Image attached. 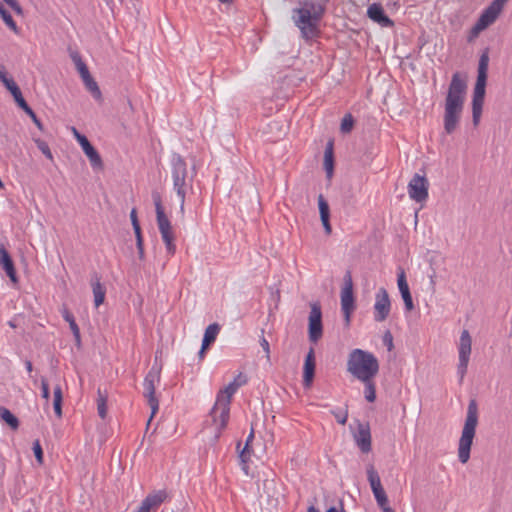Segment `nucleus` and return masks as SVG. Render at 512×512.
<instances>
[{
    "label": "nucleus",
    "mask_w": 512,
    "mask_h": 512,
    "mask_svg": "<svg viewBox=\"0 0 512 512\" xmlns=\"http://www.w3.org/2000/svg\"><path fill=\"white\" fill-rule=\"evenodd\" d=\"M327 0H301L294 8L292 19L301 32V36L310 40L319 34V23L326 12Z\"/></svg>",
    "instance_id": "nucleus-1"
},
{
    "label": "nucleus",
    "mask_w": 512,
    "mask_h": 512,
    "mask_svg": "<svg viewBox=\"0 0 512 512\" xmlns=\"http://www.w3.org/2000/svg\"><path fill=\"white\" fill-rule=\"evenodd\" d=\"M467 91L466 81L454 73L445 99L443 126L446 134H453L460 122Z\"/></svg>",
    "instance_id": "nucleus-2"
},
{
    "label": "nucleus",
    "mask_w": 512,
    "mask_h": 512,
    "mask_svg": "<svg viewBox=\"0 0 512 512\" xmlns=\"http://www.w3.org/2000/svg\"><path fill=\"white\" fill-rule=\"evenodd\" d=\"M347 370L358 380H369L379 372V362L371 352L357 348L348 356Z\"/></svg>",
    "instance_id": "nucleus-3"
},
{
    "label": "nucleus",
    "mask_w": 512,
    "mask_h": 512,
    "mask_svg": "<svg viewBox=\"0 0 512 512\" xmlns=\"http://www.w3.org/2000/svg\"><path fill=\"white\" fill-rule=\"evenodd\" d=\"M489 49L486 48L479 58L477 79L472 97V121L476 127L479 125L482 115L483 104L486 94V85L488 77Z\"/></svg>",
    "instance_id": "nucleus-4"
},
{
    "label": "nucleus",
    "mask_w": 512,
    "mask_h": 512,
    "mask_svg": "<svg viewBox=\"0 0 512 512\" xmlns=\"http://www.w3.org/2000/svg\"><path fill=\"white\" fill-rule=\"evenodd\" d=\"M170 164L173 188L180 199V210L183 212L187 188L192 187V183L196 175V168L193 166L191 174L189 175L184 158L177 153L172 154Z\"/></svg>",
    "instance_id": "nucleus-5"
},
{
    "label": "nucleus",
    "mask_w": 512,
    "mask_h": 512,
    "mask_svg": "<svg viewBox=\"0 0 512 512\" xmlns=\"http://www.w3.org/2000/svg\"><path fill=\"white\" fill-rule=\"evenodd\" d=\"M246 382V379H242L240 382H237V379H234L224 389L218 392L216 402L210 412L213 422L218 425L216 438L219 437L220 431L227 425L232 396L236 393L238 388Z\"/></svg>",
    "instance_id": "nucleus-6"
},
{
    "label": "nucleus",
    "mask_w": 512,
    "mask_h": 512,
    "mask_svg": "<svg viewBox=\"0 0 512 512\" xmlns=\"http://www.w3.org/2000/svg\"><path fill=\"white\" fill-rule=\"evenodd\" d=\"M478 424V405L475 399L469 401L467 415L458 446V458L462 464L470 459V451Z\"/></svg>",
    "instance_id": "nucleus-7"
},
{
    "label": "nucleus",
    "mask_w": 512,
    "mask_h": 512,
    "mask_svg": "<svg viewBox=\"0 0 512 512\" xmlns=\"http://www.w3.org/2000/svg\"><path fill=\"white\" fill-rule=\"evenodd\" d=\"M161 377V366L154 364L144 378V396L147 398L148 404L151 408V416L147 425L150 424L152 418L158 412L159 401L155 396V383H159Z\"/></svg>",
    "instance_id": "nucleus-8"
},
{
    "label": "nucleus",
    "mask_w": 512,
    "mask_h": 512,
    "mask_svg": "<svg viewBox=\"0 0 512 512\" xmlns=\"http://www.w3.org/2000/svg\"><path fill=\"white\" fill-rule=\"evenodd\" d=\"M344 286L341 290V310L343 312L346 325L350 324V317L355 309V298L353 294L352 275L349 270L344 275Z\"/></svg>",
    "instance_id": "nucleus-9"
},
{
    "label": "nucleus",
    "mask_w": 512,
    "mask_h": 512,
    "mask_svg": "<svg viewBox=\"0 0 512 512\" xmlns=\"http://www.w3.org/2000/svg\"><path fill=\"white\" fill-rule=\"evenodd\" d=\"M310 314L308 318V337L310 342L317 343L323 335L322 310L319 302L310 304Z\"/></svg>",
    "instance_id": "nucleus-10"
},
{
    "label": "nucleus",
    "mask_w": 512,
    "mask_h": 512,
    "mask_svg": "<svg viewBox=\"0 0 512 512\" xmlns=\"http://www.w3.org/2000/svg\"><path fill=\"white\" fill-rule=\"evenodd\" d=\"M472 339L468 330H463L460 336V343L458 347L459 352V363L457 366V373L459 375V381L462 383L464 376L467 372L468 363L471 354Z\"/></svg>",
    "instance_id": "nucleus-11"
},
{
    "label": "nucleus",
    "mask_w": 512,
    "mask_h": 512,
    "mask_svg": "<svg viewBox=\"0 0 512 512\" xmlns=\"http://www.w3.org/2000/svg\"><path fill=\"white\" fill-rule=\"evenodd\" d=\"M429 182L425 175L414 174L408 184L409 197L418 202H424L428 198Z\"/></svg>",
    "instance_id": "nucleus-12"
},
{
    "label": "nucleus",
    "mask_w": 512,
    "mask_h": 512,
    "mask_svg": "<svg viewBox=\"0 0 512 512\" xmlns=\"http://www.w3.org/2000/svg\"><path fill=\"white\" fill-rule=\"evenodd\" d=\"M73 134L78 141L79 145L81 146L84 154L88 157L90 164L93 169H102L103 168V161L98 153V151L95 149V147L90 143L88 138L81 134L75 127L72 128Z\"/></svg>",
    "instance_id": "nucleus-13"
},
{
    "label": "nucleus",
    "mask_w": 512,
    "mask_h": 512,
    "mask_svg": "<svg viewBox=\"0 0 512 512\" xmlns=\"http://www.w3.org/2000/svg\"><path fill=\"white\" fill-rule=\"evenodd\" d=\"M391 310V302L387 290L381 287L375 295L374 320L376 322L385 321Z\"/></svg>",
    "instance_id": "nucleus-14"
},
{
    "label": "nucleus",
    "mask_w": 512,
    "mask_h": 512,
    "mask_svg": "<svg viewBox=\"0 0 512 512\" xmlns=\"http://www.w3.org/2000/svg\"><path fill=\"white\" fill-rule=\"evenodd\" d=\"M152 199L155 205L156 220L160 234L165 232H171V222L165 214L160 193L158 191H153Z\"/></svg>",
    "instance_id": "nucleus-15"
},
{
    "label": "nucleus",
    "mask_w": 512,
    "mask_h": 512,
    "mask_svg": "<svg viewBox=\"0 0 512 512\" xmlns=\"http://www.w3.org/2000/svg\"><path fill=\"white\" fill-rule=\"evenodd\" d=\"M354 441L362 453H369L372 449L371 431L369 423H358L354 433Z\"/></svg>",
    "instance_id": "nucleus-16"
},
{
    "label": "nucleus",
    "mask_w": 512,
    "mask_h": 512,
    "mask_svg": "<svg viewBox=\"0 0 512 512\" xmlns=\"http://www.w3.org/2000/svg\"><path fill=\"white\" fill-rule=\"evenodd\" d=\"M315 366V351L314 348L311 347L305 357L303 366V386L305 388H310L313 383L315 376Z\"/></svg>",
    "instance_id": "nucleus-17"
},
{
    "label": "nucleus",
    "mask_w": 512,
    "mask_h": 512,
    "mask_svg": "<svg viewBox=\"0 0 512 512\" xmlns=\"http://www.w3.org/2000/svg\"><path fill=\"white\" fill-rule=\"evenodd\" d=\"M368 17L382 27H393L394 22L386 15L381 4L373 3L367 9Z\"/></svg>",
    "instance_id": "nucleus-18"
},
{
    "label": "nucleus",
    "mask_w": 512,
    "mask_h": 512,
    "mask_svg": "<svg viewBox=\"0 0 512 512\" xmlns=\"http://www.w3.org/2000/svg\"><path fill=\"white\" fill-rule=\"evenodd\" d=\"M168 497L166 490H158L148 494L142 501L140 507L143 512H150L151 509L160 506Z\"/></svg>",
    "instance_id": "nucleus-19"
},
{
    "label": "nucleus",
    "mask_w": 512,
    "mask_h": 512,
    "mask_svg": "<svg viewBox=\"0 0 512 512\" xmlns=\"http://www.w3.org/2000/svg\"><path fill=\"white\" fill-rule=\"evenodd\" d=\"M0 265L6 272V275L9 277L11 282L17 283L18 277L14 266V262L3 245H0Z\"/></svg>",
    "instance_id": "nucleus-20"
},
{
    "label": "nucleus",
    "mask_w": 512,
    "mask_h": 512,
    "mask_svg": "<svg viewBox=\"0 0 512 512\" xmlns=\"http://www.w3.org/2000/svg\"><path fill=\"white\" fill-rule=\"evenodd\" d=\"M101 277L97 272H94L91 276V286L94 295V304L99 307L105 300L106 288L100 282Z\"/></svg>",
    "instance_id": "nucleus-21"
},
{
    "label": "nucleus",
    "mask_w": 512,
    "mask_h": 512,
    "mask_svg": "<svg viewBox=\"0 0 512 512\" xmlns=\"http://www.w3.org/2000/svg\"><path fill=\"white\" fill-rule=\"evenodd\" d=\"M318 208L323 228L326 234H331L332 228L330 224V208L328 202L325 200L322 194L318 196Z\"/></svg>",
    "instance_id": "nucleus-22"
},
{
    "label": "nucleus",
    "mask_w": 512,
    "mask_h": 512,
    "mask_svg": "<svg viewBox=\"0 0 512 512\" xmlns=\"http://www.w3.org/2000/svg\"><path fill=\"white\" fill-rule=\"evenodd\" d=\"M501 11L502 8L498 6V3L495 4L494 2H491L479 17V25L490 26L496 21Z\"/></svg>",
    "instance_id": "nucleus-23"
},
{
    "label": "nucleus",
    "mask_w": 512,
    "mask_h": 512,
    "mask_svg": "<svg viewBox=\"0 0 512 512\" xmlns=\"http://www.w3.org/2000/svg\"><path fill=\"white\" fill-rule=\"evenodd\" d=\"M333 145V141L329 140L324 151V168L328 178L332 177L334 171Z\"/></svg>",
    "instance_id": "nucleus-24"
},
{
    "label": "nucleus",
    "mask_w": 512,
    "mask_h": 512,
    "mask_svg": "<svg viewBox=\"0 0 512 512\" xmlns=\"http://www.w3.org/2000/svg\"><path fill=\"white\" fill-rule=\"evenodd\" d=\"M62 316H63L64 320L69 323V327L73 333L76 343L80 344V342H81L80 329L75 321L73 314L68 309L65 308L62 311Z\"/></svg>",
    "instance_id": "nucleus-25"
},
{
    "label": "nucleus",
    "mask_w": 512,
    "mask_h": 512,
    "mask_svg": "<svg viewBox=\"0 0 512 512\" xmlns=\"http://www.w3.org/2000/svg\"><path fill=\"white\" fill-rule=\"evenodd\" d=\"M220 331V325L218 323L210 324L204 333L202 343H204V347H209L214 341Z\"/></svg>",
    "instance_id": "nucleus-26"
},
{
    "label": "nucleus",
    "mask_w": 512,
    "mask_h": 512,
    "mask_svg": "<svg viewBox=\"0 0 512 512\" xmlns=\"http://www.w3.org/2000/svg\"><path fill=\"white\" fill-rule=\"evenodd\" d=\"M0 419L5 422L13 430L18 429L19 420L18 418L6 407H0Z\"/></svg>",
    "instance_id": "nucleus-27"
},
{
    "label": "nucleus",
    "mask_w": 512,
    "mask_h": 512,
    "mask_svg": "<svg viewBox=\"0 0 512 512\" xmlns=\"http://www.w3.org/2000/svg\"><path fill=\"white\" fill-rule=\"evenodd\" d=\"M82 80H83V83H84L86 89L91 93L93 98L98 101L102 100L101 90H100L97 82L91 76V74L82 78Z\"/></svg>",
    "instance_id": "nucleus-28"
},
{
    "label": "nucleus",
    "mask_w": 512,
    "mask_h": 512,
    "mask_svg": "<svg viewBox=\"0 0 512 512\" xmlns=\"http://www.w3.org/2000/svg\"><path fill=\"white\" fill-rule=\"evenodd\" d=\"M97 411H98V415L101 419L106 418V416H107V393L102 392L100 388L98 389Z\"/></svg>",
    "instance_id": "nucleus-29"
},
{
    "label": "nucleus",
    "mask_w": 512,
    "mask_h": 512,
    "mask_svg": "<svg viewBox=\"0 0 512 512\" xmlns=\"http://www.w3.org/2000/svg\"><path fill=\"white\" fill-rule=\"evenodd\" d=\"M62 401H63L62 389L59 385H57L54 388L53 408H54L55 414L59 418L62 416Z\"/></svg>",
    "instance_id": "nucleus-30"
},
{
    "label": "nucleus",
    "mask_w": 512,
    "mask_h": 512,
    "mask_svg": "<svg viewBox=\"0 0 512 512\" xmlns=\"http://www.w3.org/2000/svg\"><path fill=\"white\" fill-rule=\"evenodd\" d=\"M0 16L4 23L15 33H18L19 28L12 18L11 14L8 12V10L0 3Z\"/></svg>",
    "instance_id": "nucleus-31"
},
{
    "label": "nucleus",
    "mask_w": 512,
    "mask_h": 512,
    "mask_svg": "<svg viewBox=\"0 0 512 512\" xmlns=\"http://www.w3.org/2000/svg\"><path fill=\"white\" fill-rule=\"evenodd\" d=\"M71 58L75 64L81 78H84V77L90 75L87 65L84 63L81 56L77 52L72 53Z\"/></svg>",
    "instance_id": "nucleus-32"
},
{
    "label": "nucleus",
    "mask_w": 512,
    "mask_h": 512,
    "mask_svg": "<svg viewBox=\"0 0 512 512\" xmlns=\"http://www.w3.org/2000/svg\"><path fill=\"white\" fill-rule=\"evenodd\" d=\"M367 478L372 491L382 487L380 476L372 465L367 468Z\"/></svg>",
    "instance_id": "nucleus-33"
},
{
    "label": "nucleus",
    "mask_w": 512,
    "mask_h": 512,
    "mask_svg": "<svg viewBox=\"0 0 512 512\" xmlns=\"http://www.w3.org/2000/svg\"><path fill=\"white\" fill-rule=\"evenodd\" d=\"M372 492L374 494L378 506L382 509V511H384V508H390L388 506V497L383 486L373 490Z\"/></svg>",
    "instance_id": "nucleus-34"
},
{
    "label": "nucleus",
    "mask_w": 512,
    "mask_h": 512,
    "mask_svg": "<svg viewBox=\"0 0 512 512\" xmlns=\"http://www.w3.org/2000/svg\"><path fill=\"white\" fill-rule=\"evenodd\" d=\"M365 384L364 396L368 402H374L376 399V387L372 379L361 380Z\"/></svg>",
    "instance_id": "nucleus-35"
},
{
    "label": "nucleus",
    "mask_w": 512,
    "mask_h": 512,
    "mask_svg": "<svg viewBox=\"0 0 512 512\" xmlns=\"http://www.w3.org/2000/svg\"><path fill=\"white\" fill-rule=\"evenodd\" d=\"M161 237L163 242L165 243L167 253L169 255H174L176 252V246L174 244V234L173 231L161 233Z\"/></svg>",
    "instance_id": "nucleus-36"
},
{
    "label": "nucleus",
    "mask_w": 512,
    "mask_h": 512,
    "mask_svg": "<svg viewBox=\"0 0 512 512\" xmlns=\"http://www.w3.org/2000/svg\"><path fill=\"white\" fill-rule=\"evenodd\" d=\"M161 237L163 242L165 243L167 253L169 255H174L176 252V246L174 244V234L173 231L161 233Z\"/></svg>",
    "instance_id": "nucleus-37"
},
{
    "label": "nucleus",
    "mask_w": 512,
    "mask_h": 512,
    "mask_svg": "<svg viewBox=\"0 0 512 512\" xmlns=\"http://www.w3.org/2000/svg\"><path fill=\"white\" fill-rule=\"evenodd\" d=\"M354 123L353 116L350 113L346 114L341 121L340 131L343 134L350 133L354 127Z\"/></svg>",
    "instance_id": "nucleus-38"
},
{
    "label": "nucleus",
    "mask_w": 512,
    "mask_h": 512,
    "mask_svg": "<svg viewBox=\"0 0 512 512\" xmlns=\"http://www.w3.org/2000/svg\"><path fill=\"white\" fill-rule=\"evenodd\" d=\"M0 81L12 96L21 91L13 78L8 77L7 75L5 77H1Z\"/></svg>",
    "instance_id": "nucleus-39"
},
{
    "label": "nucleus",
    "mask_w": 512,
    "mask_h": 512,
    "mask_svg": "<svg viewBox=\"0 0 512 512\" xmlns=\"http://www.w3.org/2000/svg\"><path fill=\"white\" fill-rule=\"evenodd\" d=\"M249 458H250V449L247 447V445H245L244 448L239 453V459L242 464V470L244 471V473L246 475H248L249 467L247 465V462L249 461Z\"/></svg>",
    "instance_id": "nucleus-40"
},
{
    "label": "nucleus",
    "mask_w": 512,
    "mask_h": 512,
    "mask_svg": "<svg viewBox=\"0 0 512 512\" xmlns=\"http://www.w3.org/2000/svg\"><path fill=\"white\" fill-rule=\"evenodd\" d=\"M37 148L50 160L53 159V155H52V152L49 148V145L47 144V142H45L44 140L40 139V138H34L33 139Z\"/></svg>",
    "instance_id": "nucleus-41"
},
{
    "label": "nucleus",
    "mask_w": 512,
    "mask_h": 512,
    "mask_svg": "<svg viewBox=\"0 0 512 512\" xmlns=\"http://www.w3.org/2000/svg\"><path fill=\"white\" fill-rule=\"evenodd\" d=\"M397 276H398L397 283H398V288H399L400 293L402 294V293L410 291L409 285L406 280L405 271L403 269H399V273Z\"/></svg>",
    "instance_id": "nucleus-42"
},
{
    "label": "nucleus",
    "mask_w": 512,
    "mask_h": 512,
    "mask_svg": "<svg viewBox=\"0 0 512 512\" xmlns=\"http://www.w3.org/2000/svg\"><path fill=\"white\" fill-rule=\"evenodd\" d=\"M130 219H131V223L133 226L135 236L142 235L141 227H140L139 220L137 217V211L135 208H133L130 212Z\"/></svg>",
    "instance_id": "nucleus-43"
},
{
    "label": "nucleus",
    "mask_w": 512,
    "mask_h": 512,
    "mask_svg": "<svg viewBox=\"0 0 512 512\" xmlns=\"http://www.w3.org/2000/svg\"><path fill=\"white\" fill-rule=\"evenodd\" d=\"M32 450L34 452V456L36 458V461L39 463V464H42L43 463V457H44V454H43V449L41 447V444L39 442V440H35L33 442V447H32Z\"/></svg>",
    "instance_id": "nucleus-44"
},
{
    "label": "nucleus",
    "mask_w": 512,
    "mask_h": 512,
    "mask_svg": "<svg viewBox=\"0 0 512 512\" xmlns=\"http://www.w3.org/2000/svg\"><path fill=\"white\" fill-rule=\"evenodd\" d=\"M14 101L16 102L17 106L21 108L24 112L30 108V106L27 104L26 100L24 99L22 92H18L15 95H13Z\"/></svg>",
    "instance_id": "nucleus-45"
},
{
    "label": "nucleus",
    "mask_w": 512,
    "mask_h": 512,
    "mask_svg": "<svg viewBox=\"0 0 512 512\" xmlns=\"http://www.w3.org/2000/svg\"><path fill=\"white\" fill-rule=\"evenodd\" d=\"M401 296L404 301L405 309L407 311H412L414 309V303H413L411 292L408 291V292L402 293Z\"/></svg>",
    "instance_id": "nucleus-46"
},
{
    "label": "nucleus",
    "mask_w": 512,
    "mask_h": 512,
    "mask_svg": "<svg viewBox=\"0 0 512 512\" xmlns=\"http://www.w3.org/2000/svg\"><path fill=\"white\" fill-rule=\"evenodd\" d=\"M41 396L46 401H48L49 398H50L49 384H48V381H47V379L45 377L41 378Z\"/></svg>",
    "instance_id": "nucleus-47"
},
{
    "label": "nucleus",
    "mask_w": 512,
    "mask_h": 512,
    "mask_svg": "<svg viewBox=\"0 0 512 512\" xmlns=\"http://www.w3.org/2000/svg\"><path fill=\"white\" fill-rule=\"evenodd\" d=\"M25 113L31 118V120L33 121V123L36 125V127L40 130V131H43L44 130V127H43V124L42 122L40 121V119L37 117V115L35 114V112L32 110V108L30 107L28 110L25 111Z\"/></svg>",
    "instance_id": "nucleus-48"
},
{
    "label": "nucleus",
    "mask_w": 512,
    "mask_h": 512,
    "mask_svg": "<svg viewBox=\"0 0 512 512\" xmlns=\"http://www.w3.org/2000/svg\"><path fill=\"white\" fill-rule=\"evenodd\" d=\"M17 15H23V8L16 0H3Z\"/></svg>",
    "instance_id": "nucleus-49"
},
{
    "label": "nucleus",
    "mask_w": 512,
    "mask_h": 512,
    "mask_svg": "<svg viewBox=\"0 0 512 512\" xmlns=\"http://www.w3.org/2000/svg\"><path fill=\"white\" fill-rule=\"evenodd\" d=\"M136 237V247L138 250V256L140 260H144L145 258V252H144V243H143V236L138 235Z\"/></svg>",
    "instance_id": "nucleus-50"
},
{
    "label": "nucleus",
    "mask_w": 512,
    "mask_h": 512,
    "mask_svg": "<svg viewBox=\"0 0 512 512\" xmlns=\"http://www.w3.org/2000/svg\"><path fill=\"white\" fill-rule=\"evenodd\" d=\"M260 346L262 347V349L265 352V357H266L267 361H270V345L264 336H262L260 338Z\"/></svg>",
    "instance_id": "nucleus-51"
},
{
    "label": "nucleus",
    "mask_w": 512,
    "mask_h": 512,
    "mask_svg": "<svg viewBox=\"0 0 512 512\" xmlns=\"http://www.w3.org/2000/svg\"><path fill=\"white\" fill-rule=\"evenodd\" d=\"M383 341H384V344L387 346L388 350L390 351L393 348V337H392L390 331H387L384 334Z\"/></svg>",
    "instance_id": "nucleus-52"
},
{
    "label": "nucleus",
    "mask_w": 512,
    "mask_h": 512,
    "mask_svg": "<svg viewBox=\"0 0 512 512\" xmlns=\"http://www.w3.org/2000/svg\"><path fill=\"white\" fill-rule=\"evenodd\" d=\"M488 26H482V25H479V19L477 20V22L475 23V25L472 27L471 29V34H472V37H475L477 36L481 31H483L484 29H486Z\"/></svg>",
    "instance_id": "nucleus-53"
},
{
    "label": "nucleus",
    "mask_w": 512,
    "mask_h": 512,
    "mask_svg": "<svg viewBox=\"0 0 512 512\" xmlns=\"http://www.w3.org/2000/svg\"><path fill=\"white\" fill-rule=\"evenodd\" d=\"M333 414L335 415V418H336V420H337V422L339 424H341V425L346 424L347 418H348L347 411H345L343 414H338V413H335V412H333Z\"/></svg>",
    "instance_id": "nucleus-54"
},
{
    "label": "nucleus",
    "mask_w": 512,
    "mask_h": 512,
    "mask_svg": "<svg viewBox=\"0 0 512 512\" xmlns=\"http://www.w3.org/2000/svg\"><path fill=\"white\" fill-rule=\"evenodd\" d=\"M253 439H254V430L252 429L250 434L248 435V437L246 439V442H245V445H247L248 448L250 446V443L253 441Z\"/></svg>",
    "instance_id": "nucleus-55"
},
{
    "label": "nucleus",
    "mask_w": 512,
    "mask_h": 512,
    "mask_svg": "<svg viewBox=\"0 0 512 512\" xmlns=\"http://www.w3.org/2000/svg\"><path fill=\"white\" fill-rule=\"evenodd\" d=\"M208 348H209V347H204V343H202V345H201V349H200V351H199V353H198V354H199V358H200V359H203V358H204V356H205V352H206V350H207Z\"/></svg>",
    "instance_id": "nucleus-56"
},
{
    "label": "nucleus",
    "mask_w": 512,
    "mask_h": 512,
    "mask_svg": "<svg viewBox=\"0 0 512 512\" xmlns=\"http://www.w3.org/2000/svg\"><path fill=\"white\" fill-rule=\"evenodd\" d=\"M509 0H493L492 2H494L495 4L498 3V6H500L502 9L503 7L505 6V4L508 2Z\"/></svg>",
    "instance_id": "nucleus-57"
},
{
    "label": "nucleus",
    "mask_w": 512,
    "mask_h": 512,
    "mask_svg": "<svg viewBox=\"0 0 512 512\" xmlns=\"http://www.w3.org/2000/svg\"><path fill=\"white\" fill-rule=\"evenodd\" d=\"M25 366H26L27 371H28L29 373H31V372H32V370H33L32 362H31V361H29V360H27V361L25 362Z\"/></svg>",
    "instance_id": "nucleus-58"
},
{
    "label": "nucleus",
    "mask_w": 512,
    "mask_h": 512,
    "mask_svg": "<svg viewBox=\"0 0 512 512\" xmlns=\"http://www.w3.org/2000/svg\"><path fill=\"white\" fill-rule=\"evenodd\" d=\"M307 512H319V510L314 505H311L308 507Z\"/></svg>",
    "instance_id": "nucleus-59"
},
{
    "label": "nucleus",
    "mask_w": 512,
    "mask_h": 512,
    "mask_svg": "<svg viewBox=\"0 0 512 512\" xmlns=\"http://www.w3.org/2000/svg\"><path fill=\"white\" fill-rule=\"evenodd\" d=\"M234 379H237V382H240L242 379H246V377L243 376L242 373H239Z\"/></svg>",
    "instance_id": "nucleus-60"
},
{
    "label": "nucleus",
    "mask_w": 512,
    "mask_h": 512,
    "mask_svg": "<svg viewBox=\"0 0 512 512\" xmlns=\"http://www.w3.org/2000/svg\"><path fill=\"white\" fill-rule=\"evenodd\" d=\"M382 512H394V510L392 508H384Z\"/></svg>",
    "instance_id": "nucleus-61"
},
{
    "label": "nucleus",
    "mask_w": 512,
    "mask_h": 512,
    "mask_svg": "<svg viewBox=\"0 0 512 512\" xmlns=\"http://www.w3.org/2000/svg\"><path fill=\"white\" fill-rule=\"evenodd\" d=\"M218 1L226 4V3H230L232 0H218Z\"/></svg>",
    "instance_id": "nucleus-62"
},
{
    "label": "nucleus",
    "mask_w": 512,
    "mask_h": 512,
    "mask_svg": "<svg viewBox=\"0 0 512 512\" xmlns=\"http://www.w3.org/2000/svg\"><path fill=\"white\" fill-rule=\"evenodd\" d=\"M4 187V184L2 182V180L0 179V188H3Z\"/></svg>",
    "instance_id": "nucleus-63"
}]
</instances>
